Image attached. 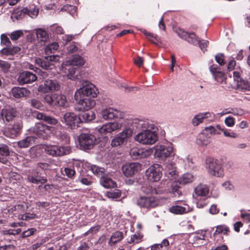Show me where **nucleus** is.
<instances>
[{
  "label": "nucleus",
  "instance_id": "nucleus-8",
  "mask_svg": "<svg viewBox=\"0 0 250 250\" xmlns=\"http://www.w3.org/2000/svg\"><path fill=\"white\" fill-rule=\"evenodd\" d=\"M44 151L50 156L58 157L70 154L71 152V149L68 146H62L57 145H49L45 146Z\"/></svg>",
  "mask_w": 250,
  "mask_h": 250
},
{
  "label": "nucleus",
  "instance_id": "nucleus-54",
  "mask_svg": "<svg viewBox=\"0 0 250 250\" xmlns=\"http://www.w3.org/2000/svg\"><path fill=\"white\" fill-rule=\"evenodd\" d=\"M10 64L6 61L0 60V70L4 73H6L10 68Z\"/></svg>",
  "mask_w": 250,
  "mask_h": 250
},
{
  "label": "nucleus",
  "instance_id": "nucleus-12",
  "mask_svg": "<svg viewBox=\"0 0 250 250\" xmlns=\"http://www.w3.org/2000/svg\"><path fill=\"white\" fill-rule=\"evenodd\" d=\"M141 165L139 163H127L122 167L123 174L126 177H131L141 169Z\"/></svg>",
  "mask_w": 250,
  "mask_h": 250
},
{
  "label": "nucleus",
  "instance_id": "nucleus-36",
  "mask_svg": "<svg viewBox=\"0 0 250 250\" xmlns=\"http://www.w3.org/2000/svg\"><path fill=\"white\" fill-rule=\"evenodd\" d=\"M229 232V228L225 225H218L216 227V230L213 233L214 236L217 234L222 233L225 235H228Z\"/></svg>",
  "mask_w": 250,
  "mask_h": 250
},
{
  "label": "nucleus",
  "instance_id": "nucleus-46",
  "mask_svg": "<svg viewBox=\"0 0 250 250\" xmlns=\"http://www.w3.org/2000/svg\"><path fill=\"white\" fill-rule=\"evenodd\" d=\"M169 245V242L167 239H164L161 243L155 244L151 247V250H161L163 247H167Z\"/></svg>",
  "mask_w": 250,
  "mask_h": 250
},
{
  "label": "nucleus",
  "instance_id": "nucleus-34",
  "mask_svg": "<svg viewBox=\"0 0 250 250\" xmlns=\"http://www.w3.org/2000/svg\"><path fill=\"white\" fill-rule=\"evenodd\" d=\"M123 232L119 231H115L111 235L108 244L110 246H112L121 241L123 239Z\"/></svg>",
  "mask_w": 250,
  "mask_h": 250
},
{
  "label": "nucleus",
  "instance_id": "nucleus-16",
  "mask_svg": "<svg viewBox=\"0 0 250 250\" xmlns=\"http://www.w3.org/2000/svg\"><path fill=\"white\" fill-rule=\"evenodd\" d=\"M163 168L159 164H154L146 171L149 180L156 182L159 181L162 175Z\"/></svg>",
  "mask_w": 250,
  "mask_h": 250
},
{
  "label": "nucleus",
  "instance_id": "nucleus-61",
  "mask_svg": "<svg viewBox=\"0 0 250 250\" xmlns=\"http://www.w3.org/2000/svg\"><path fill=\"white\" fill-rule=\"evenodd\" d=\"M142 236L139 234H135L131 236L129 243H138L142 241Z\"/></svg>",
  "mask_w": 250,
  "mask_h": 250
},
{
  "label": "nucleus",
  "instance_id": "nucleus-41",
  "mask_svg": "<svg viewBox=\"0 0 250 250\" xmlns=\"http://www.w3.org/2000/svg\"><path fill=\"white\" fill-rule=\"evenodd\" d=\"M36 35L40 42H45L48 39V34L46 31L41 28L37 30Z\"/></svg>",
  "mask_w": 250,
  "mask_h": 250
},
{
  "label": "nucleus",
  "instance_id": "nucleus-35",
  "mask_svg": "<svg viewBox=\"0 0 250 250\" xmlns=\"http://www.w3.org/2000/svg\"><path fill=\"white\" fill-rule=\"evenodd\" d=\"M193 175L189 173H186L181 176L178 179V182L182 185H186L191 183L194 181Z\"/></svg>",
  "mask_w": 250,
  "mask_h": 250
},
{
  "label": "nucleus",
  "instance_id": "nucleus-55",
  "mask_svg": "<svg viewBox=\"0 0 250 250\" xmlns=\"http://www.w3.org/2000/svg\"><path fill=\"white\" fill-rule=\"evenodd\" d=\"M91 170L94 174L100 176L104 173V168L93 165L91 167Z\"/></svg>",
  "mask_w": 250,
  "mask_h": 250
},
{
  "label": "nucleus",
  "instance_id": "nucleus-14",
  "mask_svg": "<svg viewBox=\"0 0 250 250\" xmlns=\"http://www.w3.org/2000/svg\"><path fill=\"white\" fill-rule=\"evenodd\" d=\"M60 88V85L56 80L47 79L39 86L38 90L41 92L47 93L58 91Z\"/></svg>",
  "mask_w": 250,
  "mask_h": 250
},
{
  "label": "nucleus",
  "instance_id": "nucleus-42",
  "mask_svg": "<svg viewBox=\"0 0 250 250\" xmlns=\"http://www.w3.org/2000/svg\"><path fill=\"white\" fill-rule=\"evenodd\" d=\"M85 112H83L81 115V118L85 122H89L92 121L95 118V115L94 113L90 110H85Z\"/></svg>",
  "mask_w": 250,
  "mask_h": 250
},
{
  "label": "nucleus",
  "instance_id": "nucleus-19",
  "mask_svg": "<svg viewBox=\"0 0 250 250\" xmlns=\"http://www.w3.org/2000/svg\"><path fill=\"white\" fill-rule=\"evenodd\" d=\"M52 127L41 123L36 124L32 128L33 133L40 137H46L52 130Z\"/></svg>",
  "mask_w": 250,
  "mask_h": 250
},
{
  "label": "nucleus",
  "instance_id": "nucleus-29",
  "mask_svg": "<svg viewBox=\"0 0 250 250\" xmlns=\"http://www.w3.org/2000/svg\"><path fill=\"white\" fill-rule=\"evenodd\" d=\"M210 116L211 113L209 112L200 113L194 116L192 123L194 126H197L202 123L205 119L210 117Z\"/></svg>",
  "mask_w": 250,
  "mask_h": 250
},
{
  "label": "nucleus",
  "instance_id": "nucleus-27",
  "mask_svg": "<svg viewBox=\"0 0 250 250\" xmlns=\"http://www.w3.org/2000/svg\"><path fill=\"white\" fill-rule=\"evenodd\" d=\"M27 179L28 182L36 184H44L47 182L46 179L40 176L37 171H33L29 174Z\"/></svg>",
  "mask_w": 250,
  "mask_h": 250
},
{
  "label": "nucleus",
  "instance_id": "nucleus-24",
  "mask_svg": "<svg viewBox=\"0 0 250 250\" xmlns=\"http://www.w3.org/2000/svg\"><path fill=\"white\" fill-rule=\"evenodd\" d=\"M17 115V112L16 109L11 107L3 108L0 112V116L2 120L7 122L12 121L16 117Z\"/></svg>",
  "mask_w": 250,
  "mask_h": 250
},
{
  "label": "nucleus",
  "instance_id": "nucleus-21",
  "mask_svg": "<svg viewBox=\"0 0 250 250\" xmlns=\"http://www.w3.org/2000/svg\"><path fill=\"white\" fill-rule=\"evenodd\" d=\"M22 128L21 122H16L13 125H9L4 131V135L7 137L14 138L20 133Z\"/></svg>",
  "mask_w": 250,
  "mask_h": 250
},
{
  "label": "nucleus",
  "instance_id": "nucleus-15",
  "mask_svg": "<svg viewBox=\"0 0 250 250\" xmlns=\"http://www.w3.org/2000/svg\"><path fill=\"white\" fill-rule=\"evenodd\" d=\"M153 148L145 149L142 148L133 147L129 151V154L133 159L146 158L152 154Z\"/></svg>",
  "mask_w": 250,
  "mask_h": 250
},
{
  "label": "nucleus",
  "instance_id": "nucleus-50",
  "mask_svg": "<svg viewBox=\"0 0 250 250\" xmlns=\"http://www.w3.org/2000/svg\"><path fill=\"white\" fill-rule=\"evenodd\" d=\"M121 195V192L118 190L114 191H107L106 193V197L112 200L117 199L120 197Z\"/></svg>",
  "mask_w": 250,
  "mask_h": 250
},
{
  "label": "nucleus",
  "instance_id": "nucleus-63",
  "mask_svg": "<svg viewBox=\"0 0 250 250\" xmlns=\"http://www.w3.org/2000/svg\"><path fill=\"white\" fill-rule=\"evenodd\" d=\"M176 168V164L174 162L168 161L165 164V167L164 169V171L167 170H171Z\"/></svg>",
  "mask_w": 250,
  "mask_h": 250
},
{
  "label": "nucleus",
  "instance_id": "nucleus-43",
  "mask_svg": "<svg viewBox=\"0 0 250 250\" xmlns=\"http://www.w3.org/2000/svg\"><path fill=\"white\" fill-rule=\"evenodd\" d=\"M22 9H24V11L25 12V14L28 15L31 18H35L38 15V9L35 6L33 7H30V9H28L27 8H23Z\"/></svg>",
  "mask_w": 250,
  "mask_h": 250
},
{
  "label": "nucleus",
  "instance_id": "nucleus-56",
  "mask_svg": "<svg viewBox=\"0 0 250 250\" xmlns=\"http://www.w3.org/2000/svg\"><path fill=\"white\" fill-rule=\"evenodd\" d=\"M215 60L217 63L221 66L224 65L225 64L224 60V55L222 53H218L215 55Z\"/></svg>",
  "mask_w": 250,
  "mask_h": 250
},
{
  "label": "nucleus",
  "instance_id": "nucleus-18",
  "mask_svg": "<svg viewBox=\"0 0 250 250\" xmlns=\"http://www.w3.org/2000/svg\"><path fill=\"white\" fill-rule=\"evenodd\" d=\"M176 33L180 38L190 44L196 45L199 43V39L194 32H187L179 29L177 30Z\"/></svg>",
  "mask_w": 250,
  "mask_h": 250
},
{
  "label": "nucleus",
  "instance_id": "nucleus-3",
  "mask_svg": "<svg viewBox=\"0 0 250 250\" xmlns=\"http://www.w3.org/2000/svg\"><path fill=\"white\" fill-rule=\"evenodd\" d=\"M206 166L210 175L217 177H222L224 176V169L219 160L212 158H208L206 160Z\"/></svg>",
  "mask_w": 250,
  "mask_h": 250
},
{
  "label": "nucleus",
  "instance_id": "nucleus-37",
  "mask_svg": "<svg viewBox=\"0 0 250 250\" xmlns=\"http://www.w3.org/2000/svg\"><path fill=\"white\" fill-rule=\"evenodd\" d=\"M219 127H220L221 128H224L225 127L223 125H217L215 126L210 125L208 127H205V130L209 132L211 134L220 135L222 132L221 131L220 129H219L220 128Z\"/></svg>",
  "mask_w": 250,
  "mask_h": 250
},
{
  "label": "nucleus",
  "instance_id": "nucleus-51",
  "mask_svg": "<svg viewBox=\"0 0 250 250\" xmlns=\"http://www.w3.org/2000/svg\"><path fill=\"white\" fill-rule=\"evenodd\" d=\"M12 41H16L23 35L22 30H16L8 34Z\"/></svg>",
  "mask_w": 250,
  "mask_h": 250
},
{
  "label": "nucleus",
  "instance_id": "nucleus-4",
  "mask_svg": "<svg viewBox=\"0 0 250 250\" xmlns=\"http://www.w3.org/2000/svg\"><path fill=\"white\" fill-rule=\"evenodd\" d=\"M152 148L155 150L154 157L160 160H164L169 157L173 151V145L170 143L158 145Z\"/></svg>",
  "mask_w": 250,
  "mask_h": 250
},
{
  "label": "nucleus",
  "instance_id": "nucleus-11",
  "mask_svg": "<svg viewBox=\"0 0 250 250\" xmlns=\"http://www.w3.org/2000/svg\"><path fill=\"white\" fill-rule=\"evenodd\" d=\"M132 129L129 128L124 129L112 140L111 146L114 147L122 145L127 141V139L132 136Z\"/></svg>",
  "mask_w": 250,
  "mask_h": 250
},
{
  "label": "nucleus",
  "instance_id": "nucleus-20",
  "mask_svg": "<svg viewBox=\"0 0 250 250\" xmlns=\"http://www.w3.org/2000/svg\"><path fill=\"white\" fill-rule=\"evenodd\" d=\"M37 79V76L28 71H24L20 73L18 77V82L21 84L32 83Z\"/></svg>",
  "mask_w": 250,
  "mask_h": 250
},
{
  "label": "nucleus",
  "instance_id": "nucleus-62",
  "mask_svg": "<svg viewBox=\"0 0 250 250\" xmlns=\"http://www.w3.org/2000/svg\"><path fill=\"white\" fill-rule=\"evenodd\" d=\"M171 191L175 196H179L181 192L179 190V187L177 183H173L171 185Z\"/></svg>",
  "mask_w": 250,
  "mask_h": 250
},
{
  "label": "nucleus",
  "instance_id": "nucleus-2",
  "mask_svg": "<svg viewBox=\"0 0 250 250\" xmlns=\"http://www.w3.org/2000/svg\"><path fill=\"white\" fill-rule=\"evenodd\" d=\"M135 140L142 145H151L158 140V136L155 131L143 130L135 136Z\"/></svg>",
  "mask_w": 250,
  "mask_h": 250
},
{
  "label": "nucleus",
  "instance_id": "nucleus-13",
  "mask_svg": "<svg viewBox=\"0 0 250 250\" xmlns=\"http://www.w3.org/2000/svg\"><path fill=\"white\" fill-rule=\"evenodd\" d=\"M61 121L72 128L78 126V124L81 121V119L74 113L67 112L63 115Z\"/></svg>",
  "mask_w": 250,
  "mask_h": 250
},
{
  "label": "nucleus",
  "instance_id": "nucleus-40",
  "mask_svg": "<svg viewBox=\"0 0 250 250\" xmlns=\"http://www.w3.org/2000/svg\"><path fill=\"white\" fill-rule=\"evenodd\" d=\"M20 49L18 47H14L13 48L4 47L0 50V53L5 55H13L19 52Z\"/></svg>",
  "mask_w": 250,
  "mask_h": 250
},
{
  "label": "nucleus",
  "instance_id": "nucleus-25",
  "mask_svg": "<svg viewBox=\"0 0 250 250\" xmlns=\"http://www.w3.org/2000/svg\"><path fill=\"white\" fill-rule=\"evenodd\" d=\"M84 61L83 59L80 56L75 55L69 59L68 60L64 62L62 65L63 66H81L83 65Z\"/></svg>",
  "mask_w": 250,
  "mask_h": 250
},
{
  "label": "nucleus",
  "instance_id": "nucleus-28",
  "mask_svg": "<svg viewBox=\"0 0 250 250\" xmlns=\"http://www.w3.org/2000/svg\"><path fill=\"white\" fill-rule=\"evenodd\" d=\"M36 118L38 120H43L47 124H50L51 125H58V120L54 117L48 116L41 112H37Z\"/></svg>",
  "mask_w": 250,
  "mask_h": 250
},
{
  "label": "nucleus",
  "instance_id": "nucleus-59",
  "mask_svg": "<svg viewBox=\"0 0 250 250\" xmlns=\"http://www.w3.org/2000/svg\"><path fill=\"white\" fill-rule=\"evenodd\" d=\"M64 172L65 175L69 178H73L75 174V171L73 168L65 167Z\"/></svg>",
  "mask_w": 250,
  "mask_h": 250
},
{
  "label": "nucleus",
  "instance_id": "nucleus-26",
  "mask_svg": "<svg viewBox=\"0 0 250 250\" xmlns=\"http://www.w3.org/2000/svg\"><path fill=\"white\" fill-rule=\"evenodd\" d=\"M11 94L14 98L20 99L28 96L30 91L24 87H14L11 89Z\"/></svg>",
  "mask_w": 250,
  "mask_h": 250
},
{
  "label": "nucleus",
  "instance_id": "nucleus-53",
  "mask_svg": "<svg viewBox=\"0 0 250 250\" xmlns=\"http://www.w3.org/2000/svg\"><path fill=\"white\" fill-rule=\"evenodd\" d=\"M29 103L31 105L35 108L42 109L43 108V105L42 104L39 100L36 99L30 100Z\"/></svg>",
  "mask_w": 250,
  "mask_h": 250
},
{
  "label": "nucleus",
  "instance_id": "nucleus-47",
  "mask_svg": "<svg viewBox=\"0 0 250 250\" xmlns=\"http://www.w3.org/2000/svg\"><path fill=\"white\" fill-rule=\"evenodd\" d=\"M196 142L198 145L206 146L209 143V141L204 134H200L198 136Z\"/></svg>",
  "mask_w": 250,
  "mask_h": 250
},
{
  "label": "nucleus",
  "instance_id": "nucleus-57",
  "mask_svg": "<svg viewBox=\"0 0 250 250\" xmlns=\"http://www.w3.org/2000/svg\"><path fill=\"white\" fill-rule=\"evenodd\" d=\"M219 129L221 130V131L224 133V135L228 137H230L231 138H236L237 137L238 135L236 134V133L231 132H229L224 127V128H221L220 127H219Z\"/></svg>",
  "mask_w": 250,
  "mask_h": 250
},
{
  "label": "nucleus",
  "instance_id": "nucleus-60",
  "mask_svg": "<svg viewBox=\"0 0 250 250\" xmlns=\"http://www.w3.org/2000/svg\"><path fill=\"white\" fill-rule=\"evenodd\" d=\"M164 173L169 179H175L176 177L177 176L176 168L164 171Z\"/></svg>",
  "mask_w": 250,
  "mask_h": 250
},
{
  "label": "nucleus",
  "instance_id": "nucleus-52",
  "mask_svg": "<svg viewBox=\"0 0 250 250\" xmlns=\"http://www.w3.org/2000/svg\"><path fill=\"white\" fill-rule=\"evenodd\" d=\"M142 32L152 43H155L154 40L156 41H159L158 37L156 35H154L153 34L147 32L146 30H143Z\"/></svg>",
  "mask_w": 250,
  "mask_h": 250
},
{
  "label": "nucleus",
  "instance_id": "nucleus-1",
  "mask_svg": "<svg viewBox=\"0 0 250 250\" xmlns=\"http://www.w3.org/2000/svg\"><path fill=\"white\" fill-rule=\"evenodd\" d=\"M193 197L198 208H201L206 206L208 203V198L209 197L208 186L201 184L197 186L194 188Z\"/></svg>",
  "mask_w": 250,
  "mask_h": 250
},
{
  "label": "nucleus",
  "instance_id": "nucleus-30",
  "mask_svg": "<svg viewBox=\"0 0 250 250\" xmlns=\"http://www.w3.org/2000/svg\"><path fill=\"white\" fill-rule=\"evenodd\" d=\"M63 67H64V66ZM65 67H66V66H65ZM67 67H68V73L67 74L68 78L72 80L79 79V69L76 67L71 65L67 66Z\"/></svg>",
  "mask_w": 250,
  "mask_h": 250
},
{
  "label": "nucleus",
  "instance_id": "nucleus-17",
  "mask_svg": "<svg viewBox=\"0 0 250 250\" xmlns=\"http://www.w3.org/2000/svg\"><path fill=\"white\" fill-rule=\"evenodd\" d=\"M135 123L138 124V127H141L143 130H148L149 131L158 130V127L152 121L147 119H136Z\"/></svg>",
  "mask_w": 250,
  "mask_h": 250
},
{
  "label": "nucleus",
  "instance_id": "nucleus-64",
  "mask_svg": "<svg viewBox=\"0 0 250 250\" xmlns=\"http://www.w3.org/2000/svg\"><path fill=\"white\" fill-rule=\"evenodd\" d=\"M213 76L215 80L219 82H223L225 79L224 74L221 71H217Z\"/></svg>",
  "mask_w": 250,
  "mask_h": 250
},
{
  "label": "nucleus",
  "instance_id": "nucleus-58",
  "mask_svg": "<svg viewBox=\"0 0 250 250\" xmlns=\"http://www.w3.org/2000/svg\"><path fill=\"white\" fill-rule=\"evenodd\" d=\"M1 44L6 46H9L11 44V42L8 37L5 34H2L0 36Z\"/></svg>",
  "mask_w": 250,
  "mask_h": 250
},
{
  "label": "nucleus",
  "instance_id": "nucleus-44",
  "mask_svg": "<svg viewBox=\"0 0 250 250\" xmlns=\"http://www.w3.org/2000/svg\"><path fill=\"white\" fill-rule=\"evenodd\" d=\"M25 14L24 9H22V8H18L16 9V10L13 12L12 14L11 18L18 20L22 19Z\"/></svg>",
  "mask_w": 250,
  "mask_h": 250
},
{
  "label": "nucleus",
  "instance_id": "nucleus-7",
  "mask_svg": "<svg viewBox=\"0 0 250 250\" xmlns=\"http://www.w3.org/2000/svg\"><path fill=\"white\" fill-rule=\"evenodd\" d=\"M75 100L77 103L75 106V108L79 111H85L92 108L96 104L94 100L83 96L80 95V99L77 98L76 94H75Z\"/></svg>",
  "mask_w": 250,
  "mask_h": 250
},
{
  "label": "nucleus",
  "instance_id": "nucleus-22",
  "mask_svg": "<svg viewBox=\"0 0 250 250\" xmlns=\"http://www.w3.org/2000/svg\"><path fill=\"white\" fill-rule=\"evenodd\" d=\"M122 126L121 123L111 122L103 125L98 129L101 134H106L120 129Z\"/></svg>",
  "mask_w": 250,
  "mask_h": 250
},
{
  "label": "nucleus",
  "instance_id": "nucleus-23",
  "mask_svg": "<svg viewBox=\"0 0 250 250\" xmlns=\"http://www.w3.org/2000/svg\"><path fill=\"white\" fill-rule=\"evenodd\" d=\"M102 117L105 120H112L114 118L121 117V112L113 108H108L103 109L101 113Z\"/></svg>",
  "mask_w": 250,
  "mask_h": 250
},
{
  "label": "nucleus",
  "instance_id": "nucleus-45",
  "mask_svg": "<svg viewBox=\"0 0 250 250\" xmlns=\"http://www.w3.org/2000/svg\"><path fill=\"white\" fill-rule=\"evenodd\" d=\"M59 47V45L56 42H53L47 45L45 48V53L46 54H49L54 53Z\"/></svg>",
  "mask_w": 250,
  "mask_h": 250
},
{
  "label": "nucleus",
  "instance_id": "nucleus-9",
  "mask_svg": "<svg viewBox=\"0 0 250 250\" xmlns=\"http://www.w3.org/2000/svg\"><path fill=\"white\" fill-rule=\"evenodd\" d=\"M95 137L91 134H82L79 137V142L81 149L87 150L92 149L95 145Z\"/></svg>",
  "mask_w": 250,
  "mask_h": 250
},
{
  "label": "nucleus",
  "instance_id": "nucleus-39",
  "mask_svg": "<svg viewBox=\"0 0 250 250\" xmlns=\"http://www.w3.org/2000/svg\"><path fill=\"white\" fill-rule=\"evenodd\" d=\"M169 211L171 213L176 214H181L184 213H187L188 211L185 207L180 206H172L169 208Z\"/></svg>",
  "mask_w": 250,
  "mask_h": 250
},
{
  "label": "nucleus",
  "instance_id": "nucleus-5",
  "mask_svg": "<svg viewBox=\"0 0 250 250\" xmlns=\"http://www.w3.org/2000/svg\"><path fill=\"white\" fill-rule=\"evenodd\" d=\"M82 84L83 86L80 88L75 92L76 97L77 99H80V95L86 97H89V96L95 97L97 96L99 92L94 84L86 81H83Z\"/></svg>",
  "mask_w": 250,
  "mask_h": 250
},
{
  "label": "nucleus",
  "instance_id": "nucleus-33",
  "mask_svg": "<svg viewBox=\"0 0 250 250\" xmlns=\"http://www.w3.org/2000/svg\"><path fill=\"white\" fill-rule=\"evenodd\" d=\"M101 185L105 188H112L116 186L115 182L107 176H102L100 179Z\"/></svg>",
  "mask_w": 250,
  "mask_h": 250
},
{
  "label": "nucleus",
  "instance_id": "nucleus-49",
  "mask_svg": "<svg viewBox=\"0 0 250 250\" xmlns=\"http://www.w3.org/2000/svg\"><path fill=\"white\" fill-rule=\"evenodd\" d=\"M10 154L9 147L6 144H0V155L7 157Z\"/></svg>",
  "mask_w": 250,
  "mask_h": 250
},
{
  "label": "nucleus",
  "instance_id": "nucleus-10",
  "mask_svg": "<svg viewBox=\"0 0 250 250\" xmlns=\"http://www.w3.org/2000/svg\"><path fill=\"white\" fill-rule=\"evenodd\" d=\"M136 203L141 208L150 209L156 207L158 202L153 196L145 195L140 196L137 199Z\"/></svg>",
  "mask_w": 250,
  "mask_h": 250
},
{
  "label": "nucleus",
  "instance_id": "nucleus-31",
  "mask_svg": "<svg viewBox=\"0 0 250 250\" xmlns=\"http://www.w3.org/2000/svg\"><path fill=\"white\" fill-rule=\"evenodd\" d=\"M35 63L39 66L44 69H52L54 67V64L45 60V58L44 59L40 58H37L35 60Z\"/></svg>",
  "mask_w": 250,
  "mask_h": 250
},
{
  "label": "nucleus",
  "instance_id": "nucleus-38",
  "mask_svg": "<svg viewBox=\"0 0 250 250\" xmlns=\"http://www.w3.org/2000/svg\"><path fill=\"white\" fill-rule=\"evenodd\" d=\"M237 88L243 91H250V82L242 80L236 83Z\"/></svg>",
  "mask_w": 250,
  "mask_h": 250
},
{
  "label": "nucleus",
  "instance_id": "nucleus-6",
  "mask_svg": "<svg viewBox=\"0 0 250 250\" xmlns=\"http://www.w3.org/2000/svg\"><path fill=\"white\" fill-rule=\"evenodd\" d=\"M44 100L48 105L56 107H64L67 103L65 96L61 94H46Z\"/></svg>",
  "mask_w": 250,
  "mask_h": 250
},
{
  "label": "nucleus",
  "instance_id": "nucleus-32",
  "mask_svg": "<svg viewBox=\"0 0 250 250\" xmlns=\"http://www.w3.org/2000/svg\"><path fill=\"white\" fill-rule=\"evenodd\" d=\"M36 138L32 136H27L18 142V146L21 148H26L32 145Z\"/></svg>",
  "mask_w": 250,
  "mask_h": 250
},
{
  "label": "nucleus",
  "instance_id": "nucleus-48",
  "mask_svg": "<svg viewBox=\"0 0 250 250\" xmlns=\"http://www.w3.org/2000/svg\"><path fill=\"white\" fill-rule=\"evenodd\" d=\"M206 234V230H200L195 232L193 234V242H195L199 240H204Z\"/></svg>",
  "mask_w": 250,
  "mask_h": 250
}]
</instances>
